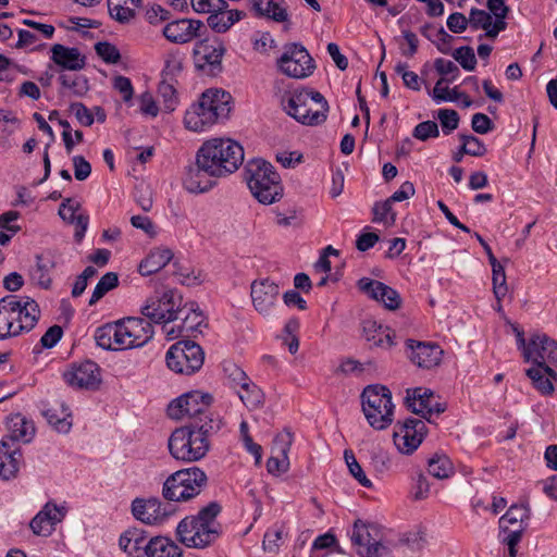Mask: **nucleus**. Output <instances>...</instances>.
Segmentation results:
<instances>
[{
  "label": "nucleus",
  "instance_id": "nucleus-1",
  "mask_svg": "<svg viewBox=\"0 0 557 557\" xmlns=\"http://www.w3.org/2000/svg\"><path fill=\"white\" fill-rule=\"evenodd\" d=\"M222 426L219 417L205 416L175 429L168 440L171 456L181 461L196 462L206 457L211 447L210 438Z\"/></svg>",
  "mask_w": 557,
  "mask_h": 557
},
{
  "label": "nucleus",
  "instance_id": "nucleus-2",
  "mask_svg": "<svg viewBox=\"0 0 557 557\" xmlns=\"http://www.w3.org/2000/svg\"><path fill=\"white\" fill-rule=\"evenodd\" d=\"M221 510L218 502H211L196 516L184 518L176 528L180 541L194 548H205L214 543L221 534V524L216 521Z\"/></svg>",
  "mask_w": 557,
  "mask_h": 557
},
{
  "label": "nucleus",
  "instance_id": "nucleus-3",
  "mask_svg": "<svg viewBox=\"0 0 557 557\" xmlns=\"http://www.w3.org/2000/svg\"><path fill=\"white\" fill-rule=\"evenodd\" d=\"M40 318L38 304L28 297L8 295L0 299V341L29 332Z\"/></svg>",
  "mask_w": 557,
  "mask_h": 557
},
{
  "label": "nucleus",
  "instance_id": "nucleus-4",
  "mask_svg": "<svg viewBox=\"0 0 557 557\" xmlns=\"http://www.w3.org/2000/svg\"><path fill=\"white\" fill-rule=\"evenodd\" d=\"M230 92L221 89L206 90L198 102L193 103L186 111L184 124L193 132H202L220 120L228 117L231 112Z\"/></svg>",
  "mask_w": 557,
  "mask_h": 557
},
{
  "label": "nucleus",
  "instance_id": "nucleus-5",
  "mask_svg": "<svg viewBox=\"0 0 557 557\" xmlns=\"http://www.w3.org/2000/svg\"><path fill=\"white\" fill-rule=\"evenodd\" d=\"M197 153L206 163V169L213 170L219 177H225L234 173L244 162V148L231 138L206 140Z\"/></svg>",
  "mask_w": 557,
  "mask_h": 557
},
{
  "label": "nucleus",
  "instance_id": "nucleus-6",
  "mask_svg": "<svg viewBox=\"0 0 557 557\" xmlns=\"http://www.w3.org/2000/svg\"><path fill=\"white\" fill-rule=\"evenodd\" d=\"M245 181L260 203L271 205L283 197L281 176L271 163L262 159H253L247 163Z\"/></svg>",
  "mask_w": 557,
  "mask_h": 557
},
{
  "label": "nucleus",
  "instance_id": "nucleus-7",
  "mask_svg": "<svg viewBox=\"0 0 557 557\" xmlns=\"http://www.w3.org/2000/svg\"><path fill=\"white\" fill-rule=\"evenodd\" d=\"M208 485V476L198 467L178 470L166 478L162 496L169 502H188Z\"/></svg>",
  "mask_w": 557,
  "mask_h": 557
},
{
  "label": "nucleus",
  "instance_id": "nucleus-8",
  "mask_svg": "<svg viewBox=\"0 0 557 557\" xmlns=\"http://www.w3.org/2000/svg\"><path fill=\"white\" fill-rule=\"evenodd\" d=\"M362 411L375 430L387 429L394 420V404L391 391L383 385H369L361 394Z\"/></svg>",
  "mask_w": 557,
  "mask_h": 557
},
{
  "label": "nucleus",
  "instance_id": "nucleus-9",
  "mask_svg": "<svg viewBox=\"0 0 557 557\" xmlns=\"http://www.w3.org/2000/svg\"><path fill=\"white\" fill-rule=\"evenodd\" d=\"M165 359L170 370L190 375L203 366L205 352L200 345L193 341H180L170 347Z\"/></svg>",
  "mask_w": 557,
  "mask_h": 557
},
{
  "label": "nucleus",
  "instance_id": "nucleus-10",
  "mask_svg": "<svg viewBox=\"0 0 557 557\" xmlns=\"http://www.w3.org/2000/svg\"><path fill=\"white\" fill-rule=\"evenodd\" d=\"M181 305L182 296L174 289L157 292L148 298L141 313L153 323L165 324L180 319Z\"/></svg>",
  "mask_w": 557,
  "mask_h": 557
},
{
  "label": "nucleus",
  "instance_id": "nucleus-11",
  "mask_svg": "<svg viewBox=\"0 0 557 557\" xmlns=\"http://www.w3.org/2000/svg\"><path fill=\"white\" fill-rule=\"evenodd\" d=\"M213 397L209 393L191 391L172 400L168 407V414L175 420L185 417L191 420L205 418V416L214 417L212 413L208 412Z\"/></svg>",
  "mask_w": 557,
  "mask_h": 557
},
{
  "label": "nucleus",
  "instance_id": "nucleus-12",
  "mask_svg": "<svg viewBox=\"0 0 557 557\" xmlns=\"http://www.w3.org/2000/svg\"><path fill=\"white\" fill-rule=\"evenodd\" d=\"M280 71L293 78H304L311 74L312 58L302 46L289 44L284 48V52L277 59Z\"/></svg>",
  "mask_w": 557,
  "mask_h": 557
},
{
  "label": "nucleus",
  "instance_id": "nucleus-13",
  "mask_svg": "<svg viewBox=\"0 0 557 557\" xmlns=\"http://www.w3.org/2000/svg\"><path fill=\"white\" fill-rule=\"evenodd\" d=\"M426 425L423 420L408 418L395 425L393 438L397 449L404 455H411L418 449L426 435Z\"/></svg>",
  "mask_w": 557,
  "mask_h": 557
},
{
  "label": "nucleus",
  "instance_id": "nucleus-14",
  "mask_svg": "<svg viewBox=\"0 0 557 557\" xmlns=\"http://www.w3.org/2000/svg\"><path fill=\"white\" fill-rule=\"evenodd\" d=\"M225 52L226 48L220 39L213 41L199 40L194 48L195 64L199 70L216 76L223 70L222 59Z\"/></svg>",
  "mask_w": 557,
  "mask_h": 557
},
{
  "label": "nucleus",
  "instance_id": "nucleus-15",
  "mask_svg": "<svg viewBox=\"0 0 557 557\" xmlns=\"http://www.w3.org/2000/svg\"><path fill=\"white\" fill-rule=\"evenodd\" d=\"M350 539L361 557H391L392 555L391 548L374 540L369 527L360 520L355 522Z\"/></svg>",
  "mask_w": 557,
  "mask_h": 557
},
{
  "label": "nucleus",
  "instance_id": "nucleus-16",
  "mask_svg": "<svg viewBox=\"0 0 557 557\" xmlns=\"http://www.w3.org/2000/svg\"><path fill=\"white\" fill-rule=\"evenodd\" d=\"M218 174L206 169L202 158L196 153L195 163L190 164L183 178V185L189 193H205L216 184Z\"/></svg>",
  "mask_w": 557,
  "mask_h": 557
},
{
  "label": "nucleus",
  "instance_id": "nucleus-17",
  "mask_svg": "<svg viewBox=\"0 0 557 557\" xmlns=\"http://www.w3.org/2000/svg\"><path fill=\"white\" fill-rule=\"evenodd\" d=\"M207 26L200 20L181 18L170 22L163 28L164 37L174 44H186L201 37Z\"/></svg>",
  "mask_w": 557,
  "mask_h": 557
},
{
  "label": "nucleus",
  "instance_id": "nucleus-18",
  "mask_svg": "<svg viewBox=\"0 0 557 557\" xmlns=\"http://www.w3.org/2000/svg\"><path fill=\"white\" fill-rule=\"evenodd\" d=\"M66 515L64 506H58L48 502L41 510L32 519L29 527L34 534L38 536H50Z\"/></svg>",
  "mask_w": 557,
  "mask_h": 557
},
{
  "label": "nucleus",
  "instance_id": "nucleus-19",
  "mask_svg": "<svg viewBox=\"0 0 557 557\" xmlns=\"http://www.w3.org/2000/svg\"><path fill=\"white\" fill-rule=\"evenodd\" d=\"M357 286L372 299L382 302L388 310H396L401 305L399 293L380 281L362 277L358 281Z\"/></svg>",
  "mask_w": 557,
  "mask_h": 557
},
{
  "label": "nucleus",
  "instance_id": "nucleus-20",
  "mask_svg": "<svg viewBox=\"0 0 557 557\" xmlns=\"http://www.w3.org/2000/svg\"><path fill=\"white\" fill-rule=\"evenodd\" d=\"M64 379L69 385L86 389H95L101 382L99 367L90 360L74 366L64 373Z\"/></svg>",
  "mask_w": 557,
  "mask_h": 557
},
{
  "label": "nucleus",
  "instance_id": "nucleus-21",
  "mask_svg": "<svg viewBox=\"0 0 557 557\" xmlns=\"http://www.w3.org/2000/svg\"><path fill=\"white\" fill-rule=\"evenodd\" d=\"M133 516L145 524H158L168 517L165 506L157 497L135 498L132 502Z\"/></svg>",
  "mask_w": 557,
  "mask_h": 557
},
{
  "label": "nucleus",
  "instance_id": "nucleus-22",
  "mask_svg": "<svg viewBox=\"0 0 557 557\" xmlns=\"http://www.w3.org/2000/svg\"><path fill=\"white\" fill-rule=\"evenodd\" d=\"M406 345L410 349V360L419 368L431 369L440 364L443 350L437 344L407 339Z\"/></svg>",
  "mask_w": 557,
  "mask_h": 557
},
{
  "label": "nucleus",
  "instance_id": "nucleus-23",
  "mask_svg": "<svg viewBox=\"0 0 557 557\" xmlns=\"http://www.w3.org/2000/svg\"><path fill=\"white\" fill-rule=\"evenodd\" d=\"M313 90L301 89L294 92L285 107L288 115L305 125H313Z\"/></svg>",
  "mask_w": 557,
  "mask_h": 557
},
{
  "label": "nucleus",
  "instance_id": "nucleus-24",
  "mask_svg": "<svg viewBox=\"0 0 557 557\" xmlns=\"http://www.w3.org/2000/svg\"><path fill=\"white\" fill-rule=\"evenodd\" d=\"M292 434L282 432L273 441L271 457L267 461V469L272 474H280L288 469L287 453L292 445Z\"/></svg>",
  "mask_w": 557,
  "mask_h": 557
},
{
  "label": "nucleus",
  "instance_id": "nucleus-25",
  "mask_svg": "<svg viewBox=\"0 0 557 557\" xmlns=\"http://www.w3.org/2000/svg\"><path fill=\"white\" fill-rule=\"evenodd\" d=\"M280 293L277 284L263 280L251 284V298L256 310L261 314H269Z\"/></svg>",
  "mask_w": 557,
  "mask_h": 557
},
{
  "label": "nucleus",
  "instance_id": "nucleus-26",
  "mask_svg": "<svg viewBox=\"0 0 557 557\" xmlns=\"http://www.w3.org/2000/svg\"><path fill=\"white\" fill-rule=\"evenodd\" d=\"M22 463V450L18 445L7 440L0 442V479L8 481L16 476Z\"/></svg>",
  "mask_w": 557,
  "mask_h": 557
},
{
  "label": "nucleus",
  "instance_id": "nucleus-27",
  "mask_svg": "<svg viewBox=\"0 0 557 557\" xmlns=\"http://www.w3.org/2000/svg\"><path fill=\"white\" fill-rule=\"evenodd\" d=\"M51 60L62 70L81 71L86 65V58L77 48L55 44L51 47Z\"/></svg>",
  "mask_w": 557,
  "mask_h": 557
},
{
  "label": "nucleus",
  "instance_id": "nucleus-28",
  "mask_svg": "<svg viewBox=\"0 0 557 557\" xmlns=\"http://www.w3.org/2000/svg\"><path fill=\"white\" fill-rule=\"evenodd\" d=\"M432 396V391L417 387L407 391L406 403L413 413L430 421L433 413Z\"/></svg>",
  "mask_w": 557,
  "mask_h": 557
},
{
  "label": "nucleus",
  "instance_id": "nucleus-29",
  "mask_svg": "<svg viewBox=\"0 0 557 557\" xmlns=\"http://www.w3.org/2000/svg\"><path fill=\"white\" fill-rule=\"evenodd\" d=\"M147 534L144 530L132 528L121 534L119 540L120 548L129 557H141L146 555Z\"/></svg>",
  "mask_w": 557,
  "mask_h": 557
},
{
  "label": "nucleus",
  "instance_id": "nucleus-30",
  "mask_svg": "<svg viewBox=\"0 0 557 557\" xmlns=\"http://www.w3.org/2000/svg\"><path fill=\"white\" fill-rule=\"evenodd\" d=\"M9 436L5 438L10 443L22 441L23 443H29L35 435L34 422L26 419L21 413L11 416L8 420Z\"/></svg>",
  "mask_w": 557,
  "mask_h": 557
},
{
  "label": "nucleus",
  "instance_id": "nucleus-31",
  "mask_svg": "<svg viewBox=\"0 0 557 557\" xmlns=\"http://www.w3.org/2000/svg\"><path fill=\"white\" fill-rule=\"evenodd\" d=\"M173 257L174 255L170 248L157 247L141 260L138 271L143 276H149L163 269L173 259Z\"/></svg>",
  "mask_w": 557,
  "mask_h": 557
},
{
  "label": "nucleus",
  "instance_id": "nucleus-32",
  "mask_svg": "<svg viewBox=\"0 0 557 557\" xmlns=\"http://www.w3.org/2000/svg\"><path fill=\"white\" fill-rule=\"evenodd\" d=\"M251 9L258 16L282 23L288 20L284 0H250Z\"/></svg>",
  "mask_w": 557,
  "mask_h": 557
},
{
  "label": "nucleus",
  "instance_id": "nucleus-33",
  "mask_svg": "<svg viewBox=\"0 0 557 557\" xmlns=\"http://www.w3.org/2000/svg\"><path fill=\"white\" fill-rule=\"evenodd\" d=\"M246 16L244 11L227 10V8L219 9L210 14L207 18L209 27L216 33L227 32L236 22Z\"/></svg>",
  "mask_w": 557,
  "mask_h": 557
},
{
  "label": "nucleus",
  "instance_id": "nucleus-34",
  "mask_svg": "<svg viewBox=\"0 0 557 557\" xmlns=\"http://www.w3.org/2000/svg\"><path fill=\"white\" fill-rule=\"evenodd\" d=\"M147 557H181L182 549L171 539L156 536L148 541L146 545Z\"/></svg>",
  "mask_w": 557,
  "mask_h": 557
},
{
  "label": "nucleus",
  "instance_id": "nucleus-35",
  "mask_svg": "<svg viewBox=\"0 0 557 557\" xmlns=\"http://www.w3.org/2000/svg\"><path fill=\"white\" fill-rule=\"evenodd\" d=\"M42 414L47 419L48 423L58 432L64 434L70 432L72 426V422L69 420V418H71V412L64 403H60L57 407L44 410Z\"/></svg>",
  "mask_w": 557,
  "mask_h": 557
},
{
  "label": "nucleus",
  "instance_id": "nucleus-36",
  "mask_svg": "<svg viewBox=\"0 0 557 557\" xmlns=\"http://www.w3.org/2000/svg\"><path fill=\"white\" fill-rule=\"evenodd\" d=\"M180 319H182L181 332L186 333L198 330L203 322L202 312L195 302L181 305Z\"/></svg>",
  "mask_w": 557,
  "mask_h": 557
},
{
  "label": "nucleus",
  "instance_id": "nucleus-37",
  "mask_svg": "<svg viewBox=\"0 0 557 557\" xmlns=\"http://www.w3.org/2000/svg\"><path fill=\"white\" fill-rule=\"evenodd\" d=\"M530 517L527 505H511L507 512L499 519L500 532H507L511 525L522 527V523Z\"/></svg>",
  "mask_w": 557,
  "mask_h": 557
},
{
  "label": "nucleus",
  "instance_id": "nucleus-38",
  "mask_svg": "<svg viewBox=\"0 0 557 557\" xmlns=\"http://www.w3.org/2000/svg\"><path fill=\"white\" fill-rule=\"evenodd\" d=\"M128 321L136 348L144 346L153 337L154 331L150 320L129 317Z\"/></svg>",
  "mask_w": 557,
  "mask_h": 557
},
{
  "label": "nucleus",
  "instance_id": "nucleus-39",
  "mask_svg": "<svg viewBox=\"0 0 557 557\" xmlns=\"http://www.w3.org/2000/svg\"><path fill=\"white\" fill-rule=\"evenodd\" d=\"M236 389L240 400L247 408L256 409L263 404L262 391L250 379Z\"/></svg>",
  "mask_w": 557,
  "mask_h": 557
},
{
  "label": "nucleus",
  "instance_id": "nucleus-40",
  "mask_svg": "<svg viewBox=\"0 0 557 557\" xmlns=\"http://www.w3.org/2000/svg\"><path fill=\"white\" fill-rule=\"evenodd\" d=\"M513 331L516 333L518 348L522 350L524 360L533 362L544 334H534L531 336L529 343H527L523 331L517 326L513 327Z\"/></svg>",
  "mask_w": 557,
  "mask_h": 557
},
{
  "label": "nucleus",
  "instance_id": "nucleus-41",
  "mask_svg": "<svg viewBox=\"0 0 557 557\" xmlns=\"http://www.w3.org/2000/svg\"><path fill=\"white\" fill-rule=\"evenodd\" d=\"M429 473L440 480L447 479L454 473V466L445 455H434L428 465Z\"/></svg>",
  "mask_w": 557,
  "mask_h": 557
},
{
  "label": "nucleus",
  "instance_id": "nucleus-42",
  "mask_svg": "<svg viewBox=\"0 0 557 557\" xmlns=\"http://www.w3.org/2000/svg\"><path fill=\"white\" fill-rule=\"evenodd\" d=\"M533 362H548L557 367V342L546 334L542 337V343L536 350Z\"/></svg>",
  "mask_w": 557,
  "mask_h": 557
},
{
  "label": "nucleus",
  "instance_id": "nucleus-43",
  "mask_svg": "<svg viewBox=\"0 0 557 557\" xmlns=\"http://www.w3.org/2000/svg\"><path fill=\"white\" fill-rule=\"evenodd\" d=\"M490 264L492 267V283L494 296L496 300H503V298L508 293L505 269L498 260H493V262Z\"/></svg>",
  "mask_w": 557,
  "mask_h": 557
},
{
  "label": "nucleus",
  "instance_id": "nucleus-44",
  "mask_svg": "<svg viewBox=\"0 0 557 557\" xmlns=\"http://www.w3.org/2000/svg\"><path fill=\"white\" fill-rule=\"evenodd\" d=\"M119 285V276L115 272H108L97 283L89 299V306L96 305L108 292Z\"/></svg>",
  "mask_w": 557,
  "mask_h": 557
},
{
  "label": "nucleus",
  "instance_id": "nucleus-45",
  "mask_svg": "<svg viewBox=\"0 0 557 557\" xmlns=\"http://www.w3.org/2000/svg\"><path fill=\"white\" fill-rule=\"evenodd\" d=\"M53 268V263L49 259H45L41 256H37L36 267L32 270V278L42 288H49L51 285V277L49 275L50 270Z\"/></svg>",
  "mask_w": 557,
  "mask_h": 557
},
{
  "label": "nucleus",
  "instance_id": "nucleus-46",
  "mask_svg": "<svg viewBox=\"0 0 557 557\" xmlns=\"http://www.w3.org/2000/svg\"><path fill=\"white\" fill-rule=\"evenodd\" d=\"M344 458L350 474L359 482V484L363 487H371L372 482L367 478L352 450L346 449L344 451Z\"/></svg>",
  "mask_w": 557,
  "mask_h": 557
},
{
  "label": "nucleus",
  "instance_id": "nucleus-47",
  "mask_svg": "<svg viewBox=\"0 0 557 557\" xmlns=\"http://www.w3.org/2000/svg\"><path fill=\"white\" fill-rule=\"evenodd\" d=\"M59 81L64 88L71 89L75 96H83L89 89L87 78L82 75L61 74Z\"/></svg>",
  "mask_w": 557,
  "mask_h": 557
},
{
  "label": "nucleus",
  "instance_id": "nucleus-48",
  "mask_svg": "<svg viewBox=\"0 0 557 557\" xmlns=\"http://www.w3.org/2000/svg\"><path fill=\"white\" fill-rule=\"evenodd\" d=\"M373 222H384L385 225L391 226L396 221V213L392 209L391 200L386 199L383 202H375L373 208Z\"/></svg>",
  "mask_w": 557,
  "mask_h": 557
},
{
  "label": "nucleus",
  "instance_id": "nucleus-49",
  "mask_svg": "<svg viewBox=\"0 0 557 557\" xmlns=\"http://www.w3.org/2000/svg\"><path fill=\"white\" fill-rule=\"evenodd\" d=\"M527 375L531 379L534 387L543 395H552L555 391L549 377H546L541 369L530 368Z\"/></svg>",
  "mask_w": 557,
  "mask_h": 557
},
{
  "label": "nucleus",
  "instance_id": "nucleus-50",
  "mask_svg": "<svg viewBox=\"0 0 557 557\" xmlns=\"http://www.w3.org/2000/svg\"><path fill=\"white\" fill-rule=\"evenodd\" d=\"M284 542V532L281 528L268 530L263 536L264 552L276 554Z\"/></svg>",
  "mask_w": 557,
  "mask_h": 557
},
{
  "label": "nucleus",
  "instance_id": "nucleus-51",
  "mask_svg": "<svg viewBox=\"0 0 557 557\" xmlns=\"http://www.w3.org/2000/svg\"><path fill=\"white\" fill-rule=\"evenodd\" d=\"M110 16L121 24L129 23L136 15L135 10L126 3H108Z\"/></svg>",
  "mask_w": 557,
  "mask_h": 557
},
{
  "label": "nucleus",
  "instance_id": "nucleus-52",
  "mask_svg": "<svg viewBox=\"0 0 557 557\" xmlns=\"http://www.w3.org/2000/svg\"><path fill=\"white\" fill-rule=\"evenodd\" d=\"M159 96L162 97L164 107L168 111L175 109L177 97L173 81L162 79L158 87Z\"/></svg>",
  "mask_w": 557,
  "mask_h": 557
},
{
  "label": "nucleus",
  "instance_id": "nucleus-53",
  "mask_svg": "<svg viewBox=\"0 0 557 557\" xmlns=\"http://www.w3.org/2000/svg\"><path fill=\"white\" fill-rule=\"evenodd\" d=\"M453 58L462 66L466 71H473L476 65V58L474 51L469 46H463L456 49L451 53Z\"/></svg>",
  "mask_w": 557,
  "mask_h": 557
},
{
  "label": "nucleus",
  "instance_id": "nucleus-54",
  "mask_svg": "<svg viewBox=\"0 0 557 557\" xmlns=\"http://www.w3.org/2000/svg\"><path fill=\"white\" fill-rule=\"evenodd\" d=\"M173 267L175 268L173 274L177 276V280L183 285H198L201 283L199 276L194 274V270L180 261H174Z\"/></svg>",
  "mask_w": 557,
  "mask_h": 557
},
{
  "label": "nucleus",
  "instance_id": "nucleus-55",
  "mask_svg": "<svg viewBox=\"0 0 557 557\" xmlns=\"http://www.w3.org/2000/svg\"><path fill=\"white\" fill-rule=\"evenodd\" d=\"M437 117L441 122L443 133L448 135L455 131L459 125V114L453 109H441L437 112Z\"/></svg>",
  "mask_w": 557,
  "mask_h": 557
},
{
  "label": "nucleus",
  "instance_id": "nucleus-56",
  "mask_svg": "<svg viewBox=\"0 0 557 557\" xmlns=\"http://www.w3.org/2000/svg\"><path fill=\"white\" fill-rule=\"evenodd\" d=\"M95 50L106 63L115 64L121 60L119 49L108 41L97 42Z\"/></svg>",
  "mask_w": 557,
  "mask_h": 557
},
{
  "label": "nucleus",
  "instance_id": "nucleus-57",
  "mask_svg": "<svg viewBox=\"0 0 557 557\" xmlns=\"http://www.w3.org/2000/svg\"><path fill=\"white\" fill-rule=\"evenodd\" d=\"M223 371L234 388H239L243 383H246L249 380L247 374L233 362L224 363Z\"/></svg>",
  "mask_w": 557,
  "mask_h": 557
},
{
  "label": "nucleus",
  "instance_id": "nucleus-58",
  "mask_svg": "<svg viewBox=\"0 0 557 557\" xmlns=\"http://www.w3.org/2000/svg\"><path fill=\"white\" fill-rule=\"evenodd\" d=\"M438 135V126L434 121L421 122L414 127L412 132V136L422 141L428 140L429 138H436Z\"/></svg>",
  "mask_w": 557,
  "mask_h": 557
},
{
  "label": "nucleus",
  "instance_id": "nucleus-59",
  "mask_svg": "<svg viewBox=\"0 0 557 557\" xmlns=\"http://www.w3.org/2000/svg\"><path fill=\"white\" fill-rule=\"evenodd\" d=\"M408 64L405 62H398L395 66V72L401 75L404 85L412 90H420V77L414 72L408 71Z\"/></svg>",
  "mask_w": 557,
  "mask_h": 557
},
{
  "label": "nucleus",
  "instance_id": "nucleus-60",
  "mask_svg": "<svg viewBox=\"0 0 557 557\" xmlns=\"http://www.w3.org/2000/svg\"><path fill=\"white\" fill-rule=\"evenodd\" d=\"M239 432H240V436H242V440L244 442L246 449L251 455H253L256 458V461L259 462L261 459V456H262V448L260 445L256 444L252 441V437L249 434V426L246 421H242V423L239 425Z\"/></svg>",
  "mask_w": 557,
  "mask_h": 557
},
{
  "label": "nucleus",
  "instance_id": "nucleus-61",
  "mask_svg": "<svg viewBox=\"0 0 557 557\" xmlns=\"http://www.w3.org/2000/svg\"><path fill=\"white\" fill-rule=\"evenodd\" d=\"M190 4L195 12L210 14H213L219 9L228 7L224 0H190Z\"/></svg>",
  "mask_w": 557,
  "mask_h": 557
},
{
  "label": "nucleus",
  "instance_id": "nucleus-62",
  "mask_svg": "<svg viewBox=\"0 0 557 557\" xmlns=\"http://www.w3.org/2000/svg\"><path fill=\"white\" fill-rule=\"evenodd\" d=\"M182 71V60L177 54L169 53L165 59V65L162 70V79L173 81L175 76Z\"/></svg>",
  "mask_w": 557,
  "mask_h": 557
},
{
  "label": "nucleus",
  "instance_id": "nucleus-63",
  "mask_svg": "<svg viewBox=\"0 0 557 557\" xmlns=\"http://www.w3.org/2000/svg\"><path fill=\"white\" fill-rule=\"evenodd\" d=\"M469 24L474 29L487 28L492 25V15L484 10L473 8L469 14Z\"/></svg>",
  "mask_w": 557,
  "mask_h": 557
},
{
  "label": "nucleus",
  "instance_id": "nucleus-64",
  "mask_svg": "<svg viewBox=\"0 0 557 557\" xmlns=\"http://www.w3.org/2000/svg\"><path fill=\"white\" fill-rule=\"evenodd\" d=\"M81 208L79 202L73 201L71 198L64 199V201L60 205L59 215L63 221H66L71 224H74L78 214L76 211Z\"/></svg>",
  "mask_w": 557,
  "mask_h": 557
}]
</instances>
